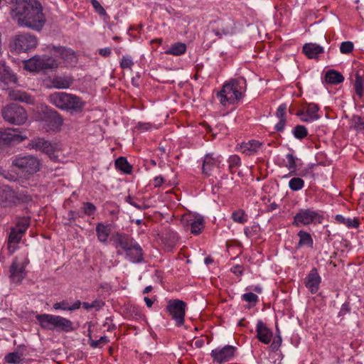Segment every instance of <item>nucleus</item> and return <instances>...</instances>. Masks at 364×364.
Masks as SVG:
<instances>
[{
    "instance_id": "052dcab7",
    "label": "nucleus",
    "mask_w": 364,
    "mask_h": 364,
    "mask_svg": "<svg viewBox=\"0 0 364 364\" xmlns=\"http://www.w3.org/2000/svg\"><path fill=\"white\" fill-rule=\"evenodd\" d=\"M290 188L293 191H296V177H293L289 182Z\"/></svg>"
},
{
    "instance_id": "603ef678",
    "label": "nucleus",
    "mask_w": 364,
    "mask_h": 364,
    "mask_svg": "<svg viewBox=\"0 0 364 364\" xmlns=\"http://www.w3.org/2000/svg\"><path fill=\"white\" fill-rule=\"evenodd\" d=\"M92 6L95 8V11L100 15L105 16L106 15V11L104 8L101 6L100 2L97 0H92Z\"/></svg>"
},
{
    "instance_id": "58836bf2",
    "label": "nucleus",
    "mask_w": 364,
    "mask_h": 364,
    "mask_svg": "<svg viewBox=\"0 0 364 364\" xmlns=\"http://www.w3.org/2000/svg\"><path fill=\"white\" fill-rule=\"evenodd\" d=\"M229 170L231 173L235 172V169L240 166L241 160L237 155H232L228 159Z\"/></svg>"
},
{
    "instance_id": "20e7f679",
    "label": "nucleus",
    "mask_w": 364,
    "mask_h": 364,
    "mask_svg": "<svg viewBox=\"0 0 364 364\" xmlns=\"http://www.w3.org/2000/svg\"><path fill=\"white\" fill-rule=\"evenodd\" d=\"M48 100L60 109L75 112L81 111L85 105L80 97L64 92H55L50 95Z\"/></svg>"
},
{
    "instance_id": "c756f323",
    "label": "nucleus",
    "mask_w": 364,
    "mask_h": 364,
    "mask_svg": "<svg viewBox=\"0 0 364 364\" xmlns=\"http://www.w3.org/2000/svg\"><path fill=\"white\" fill-rule=\"evenodd\" d=\"M343 80V76L340 73L333 70H330L325 74V81L327 84L338 85Z\"/></svg>"
},
{
    "instance_id": "c85d7f7f",
    "label": "nucleus",
    "mask_w": 364,
    "mask_h": 364,
    "mask_svg": "<svg viewBox=\"0 0 364 364\" xmlns=\"http://www.w3.org/2000/svg\"><path fill=\"white\" fill-rule=\"evenodd\" d=\"M73 83V79L69 77L58 76L51 80L52 87L57 89H67Z\"/></svg>"
},
{
    "instance_id": "bf43d9fd",
    "label": "nucleus",
    "mask_w": 364,
    "mask_h": 364,
    "mask_svg": "<svg viewBox=\"0 0 364 364\" xmlns=\"http://www.w3.org/2000/svg\"><path fill=\"white\" fill-rule=\"evenodd\" d=\"M126 201H127V203H129L130 205H133V206L136 207V208H138V209H141V207L139 205H138L137 203H136L134 201H133V200H132V197H131L130 196H129L126 198Z\"/></svg>"
},
{
    "instance_id": "1a4fd4ad",
    "label": "nucleus",
    "mask_w": 364,
    "mask_h": 364,
    "mask_svg": "<svg viewBox=\"0 0 364 364\" xmlns=\"http://www.w3.org/2000/svg\"><path fill=\"white\" fill-rule=\"evenodd\" d=\"M4 119L10 124H23L27 119L25 109L17 104H11L1 109Z\"/></svg>"
},
{
    "instance_id": "864d4df0",
    "label": "nucleus",
    "mask_w": 364,
    "mask_h": 364,
    "mask_svg": "<svg viewBox=\"0 0 364 364\" xmlns=\"http://www.w3.org/2000/svg\"><path fill=\"white\" fill-rule=\"evenodd\" d=\"M108 341L107 338L106 336H102L97 341H92L91 343V346L94 348L99 346L100 343H107Z\"/></svg>"
},
{
    "instance_id": "37998d69",
    "label": "nucleus",
    "mask_w": 364,
    "mask_h": 364,
    "mask_svg": "<svg viewBox=\"0 0 364 364\" xmlns=\"http://www.w3.org/2000/svg\"><path fill=\"white\" fill-rule=\"evenodd\" d=\"M83 308L88 310L90 309H95L96 310H99L104 305V303L100 300H95L92 303L83 302L81 303Z\"/></svg>"
},
{
    "instance_id": "09e8293b",
    "label": "nucleus",
    "mask_w": 364,
    "mask_h": 364,
    "mask_svg": "<svg viewBox=\"0 0 364 364\" xmlns=\"http://www.w3.org/2000/svg\"><path fill=\"white\" fill-rule=\"evenodd\" d=\"M242 298L244 301L250 304H256L258 301V296L252 292L244 294Z\"/></svg>"
},
{
    "instance_id": "6e6552de",
    "label": "nucleus",
    "mask_w": 364,
    "mask_h": 364,
    "mask_svg": "<svg viewBox=\"0 0 364 364\" xmlns=\"http://www.w3.org/2000/svg\"><path fill=\"white\" fill-rule=\"evenodd\" d=\"M12 165L27 175H33L40 171L41 161L33 155L18 156L13 161Z\"/></svg>"
},
{
    "instance_id": "0e129e2a",
    "label": "nucleus",
    "mask_w": 364,
    "mask_h": 364,
    "mask_svg": "<svg viewBox=\"0 0 364 364\" xmlns=\"http://www.w3.org/2000/svg\"><path fill=\"white\" fill-rule=\"evenodd\" d=\"M303 187H304L303 180L297 178V190L301 189Z\"/></svg>"
},
{
    "instance_id": "2f4dec72",
    "label": "nucleus",
    "mask_w": 364,
    "mask_h": 364,
    "mask_svg": "<svg viewBox=\"0 0 364 364\" xmlns=\"http://www.w3.org/2000/svg\"><path fill=\"white\" fill-rule=\"evenodd\" d=\"M80 306L81 302L79 300L75 301L72 305H70L67 301H62L55 303L53 304V309L55 310L73 311L78 309Z\"/></svg>"
},
{
    "instance_id": "a878e982",
    "label": "nucleus",
    "mask_w": 364,
    "mask_h": 364,
    "mask_svg": "<svg viewBox=\"0 0 364 364\" xmlns=\"http://www.w3.org/2000/svg\"><path fill=\"white\" fill-rule=\"evenodd\" d=\"M262 146V144L259 141L250 140L247 142H243L240 144V150L247 155H253L257 154Z\"/></svg>"
},
{
    "instance_id": "13d9d810",
    "label": "nucleus",
    "mask_w": 364,
    "mask_h": 364,
    "mask_svg": "<svg viewBox=\"0 0 364 364\" xmlns=\"http://www.w3.org/2000/svg\"><path fill=\"white\" fill-rule=\"evenodd\" d=\"M164 178L161 177V176H156L155 178H154V186L155 187H158V186H160L163 183H164Z\"/></svg>"
},
{
    "instance_id": "423d86ee",
    "label": "nucleus",
    "mask_w": 364,
    "mask_h": 364,
    "mask_svg": "<svg viewBox=\"0 0 364 364\" xmlns=\"http://www.w3.org/2000/svg\"><path fill=\"white\" fill-rule=\"evenodd\" d=\"M58 66L57 60L47 55H35L24 61V68L29 71H46L53 70Z\"/></svg>"
},
{
    "instance_id": "b1692460",
    "label": "nucleus",
    "mask_w": 364,
    "mask_h": 364,
    "mask_svg": "<svg viewBox=\"0 0 364 364\" xmlns=\"http://www.w3.org/2000/svg\"><path fill=\"white\" fill-rule=\"evenodd\" d=\"M95 231L99 242L104 245H107L111 232L110 225L99 223L96 225Z\"/></svg>"
},
{
    "instance_id": "c9c22d12",
    "label": "nucleus",
    "mask_w": 364,
    "mask_h": 364,
    "mask_svg": "<svg viewBox=\"0 0 364 364\" xmlns=\"http://www.w3.org/2000/svg\"><path fill=\"white\" fill-rule=\"evenodd\" d=\"M336 220L338 223L346 225L348 228H357L358 221L356 218H345L342 215H336Z\"/></svg>"
},
{
    "instance_id": "de8ad7c7",
    "label": "nucleus",
    "mask_w": 364,
    "mask_h": 364,
    "mask_svg": "<svg viewBox=\"0 0 364 364\" xmlns=\"http://www.w3.org/2000/svg\"><path fill=\"white\" fill-rule=\"evenodd\" d=\"M83 213L87 215H92L96 210V207L91 203H85L83 204Z\"/></svg>"
},
{
    "instance_id": "72a5a7b5",
    "label": "nucleus",
    "mask_w": 364,
    "mask_h": 364,
    "mask_svg": "<svg viewBox=\"0 0 364 364\" xmlns=\"http://www.w3.org/2000/svg\"><path fill=\"white\" fill-rule=\"evenodd\" d=\"M0 78L8 82H16V75L11 72L9 68L4 65L0 64Z\"/></svg>"
},
{
    "instance_id": "4c0bfd02",
    "label": "nucleus",
    "mask_w": 364,
    "mask_h": 364,
    "mask_svg": "<svg viewBox=\"0 0 364 364\" xmlns=\"http://www.w3.org/2000/svg\"><path fill=\"white\" fill-rule=\"evenodd\" d=\"M232 21H229L225 26H223L220 30H214L215 36L221 38L223 35L228 36L234 33V27Z\"/></svg>"
},
{
    "instance_id": "c03bdc74",
    "label": "nucleus",
    "mask_w": 364,
    "mask_h": 364,
    "mask_svg": "<svg viewBox=\"0 0 364 364\" xmlns=\"http://www.w3.org/2000/svg\"><path fill=\"white\" fill-rule=\"evenodd\" d=\"M354 45L351 41H344L340 46V51L343 54H349L353 50Z\"/></svg>"
},
{
    "instance_id": "7ed1b4c3",
    "label": "nucleus",
    "mask_w": 364,
    "mask_h": 364,
    "mask_svg": "<svg viewBox=\"0 0 364 364\" xmlns=\"http://www.w3.org/2000/svg\"><path fill=\"white\" fill-rule=\"evenodd\" d=\"M246 90V80L243 77L233 79L225 83L217 95L220 103L225 106L227 103L234 104L242 97Z\"/></svg>"
},
{
    "instance_id": "774afa93",
    "label": "nucleus",
    "mask_w": 364,
    "mask_h": 364,
    "mask_svg": "<svg viewBox=\"0 0 364 364\" xmlns=\"http://www.w3.org/2000/svg\"><path fill=\"white\" fill-rule=\"evenodd\" d=\"M213 259H212L210 257H206V258L205 259V263L206 264H210V263H212V262H213Z\"/></svg>"
},
{
    "instance_id": "f3484780",
    "label": "nucleus",
    "mask_w": 364,
    "mask_h": 364,
    "mask_svg": "<svg viewBox=\"0 0 364 364\" xmlns=\"http://www.w3.org/2000/svg\"><path fill=\"white\" fill-rule=\"evenodd\" d=\"M321 220V215L314 210L304 209L297 213V223L308 225L314 222L320 223Z\"/></svg>"
},
{
    "instance_id": "412c9836",
    "label": "nucleus",
    "mask_w": 364,
    "mask_h": 364,
    "mask_svg": "<svg viewBox=\"0 0 364 364\" xmlns=\"http://www.w3.org/2000/svg\"><path fill=\"white\" fill-rule=\"evenodd\" d=\"M25 276L24 267L14 259L10 267V278L13 282L19 283Z\"/></svg>"
},
{
    "instance_id": "49530a36",
    "label": "nucleus",
    "mask_w": 364,
    "mask_h": 364,
    "mask_svg": "<svg viewBox=\"0 0 364 364\" xmlns=\"http://www.w3.org/2000/svg\"><path fill=\"white\" fill-rule=\"evenodd\" d=\"M355 90L358 96L361 97L363 95L364 92V82L360 77H357L355 80Z\"/></svg>"
},
{
    "instance_id": "bb28decb",
    "label": "nucleus",
    "mask_w": 364,
    "mask_h": 364,
    "mask_svg": "<svg viewBox=\"0 0 364 364\" xmlns=\"http://www.w3.org/2000/svg\"><path fill=\"white\" fill-rule=\"evenodd\" d=\"M220 161L218 158H214L213 154H208L205 156L203 163V173L206 176H210L213 168L219 166Z\"/></svg>"
},
{
    "instance_id": "39448f33",
    "label": "nucleus",
    "mask_w": 364,
    "mask_h": 364,
    "mask_svg": "<svg viewBox=\"0 0 364 364\" xmlns=\"http://www.w3.org/2000/svg\"><path fill=\"white\" fill-rule=\"evenodd\" d=\"M36 318L43 328L64 332L73 330L72 321L60 316L43 314L37 315Z\"/></svg>"
},
{
    "instance_id": "f704fd0d",
    "label": "nucleus",
    "mask_w": 364,
    "mask_h": 364,
    "mask_svg": "<svg viewBox=\"0 0 364 364\" xmlns=\"http://www.w3.org/2000/svg\"><path fill=\"white\" fill-rule=\"evenodd\" d=\"M186 50V46L182 43H176L171 46L170 48L165 51L166 54L180 55L183 54Z\"/></svg>"
},
{
    "instance_id": "4468645a",
    "label": "nucleus",
    "mask_w": 364,
    "mask_h": 364,
    "mask_svg": "<svg viewBox=\"0 0 364 364\" xmlns=\"http://www.w3.org/2000/svg\"><path fill=\"white\" fill-rule=\"evenodd\" d=\"M26 137L20 135L16 130L13 129H0V149L10 144L12 142L19 143Z\"/></svg>"
},
{
    "instance_id": "8fccbe9b",
    "label": "nucleus",
    "mask_w": 364,
    "mask_h": 364,
    "mask_svg": "<svg viewBox=\"0 0 364 364\" xmlns=\"http://www.w3.org/2000/svg\"><path fill=\"white\" fill-rule=\"evenodd\" d=\"M284 162L289 168H294L296 164L294 155L292 154H288L284 159Z\"/></svg>"
},
{
    "instance_id": "a19ab883",
    "label": "nucleus",
    "mask_w": 364,
    "mask_h": 364,
    "mask_svg": "<svg viewBox=\"0 0 364 364\" xmlns=\"http://www.w3.org/2000/svg\"><path fill=\"white\" fill-rule=\"evenodd\" d=\"M351 125L357 130H364V119L359 116H353L351 119Z\"/></svg>"
},
{
    "instance_id": "4d7b16f0",
    "label": "nucleus",
    "mask_w": 364,
    "mask_h": 364,
    "mask_svg": "<svg viewBox=\"0 0 364 364\" xmlns=\"http://www.w3.org/2000/svg\"><path fill=\"white\" fill-rule=\"evenodd\" d=\"M349 311V304L348 303H344L339 312V315H343L346 314Z\"/></svg>"
},
{
    "instance_id": "338daca9",
    "label": "nucleus",
    "mask_w": 364,
    "mask_h": 364,
    "mask_svg": "<svg viewBox=\"0 0 364 364\" xmlns=\"http://www.w3.org/2000/svg\"><path fill=\"white\" fill-rule=\"evenodd\" d=\"M151 289H152V287L151 286H147L144 289L143 294H148L149 292H150L151 291Z\"/></svg>"
},
{
    "instance_id": "6ab92c4d",
    "label": "nucleus",
    "mask_w": 364,
    "mask_h": 364,
    "mask_svg": "<svg viewBox=\"0 0 364 364\" xmlns=\"http://www.w3.org/2000/svg\"><path fill=\"white\" fill-rule=\"evenodd\" d=\"M50 52L55 57H60L64 60L70 63H75L77 60V57L74 51L70 48L53 46L50 49Z\"/></svg>"
},
{
    "instance_id": "f257e3e1",
    "label": "nucleus",
    "mask_w": 364,
    "mask_h": 364,
    "mask_svg": "<svg viewBox=\"0 0 364 364\" xmlns=\"http://www.w3.org/2000/svg\"><path fill=\"white\" fill-rule=\"evenodd\" d=\"M11 14L19 26L37 31L43 28L46 21L43 7L37 0H16Z\"/></svg>"
},
{
    "instance_id": "e2e57ef3",
    "label": "nucleus",
    "mask_w": 364,
    "mask_h": 364,
    "mask_svg": "<svg viewBox=\"0 0 364 364\" xmlns=\"http://www.w3.org/2000/svg\"><path fill=\"white\" fill-rule=\"evenodd\" d=\"M203 343H204V341H203V340H202V339H198V340H196V341L194 342V345H195V346H196L197 348H200V347H202V346H203Z\"/></svg>"
},
{
    "instance_id": "aec40b11",
    "label": "nucleus",
    "mask_w": 364,
    "mask_h": 364,
    "mask_svg": "<svg viewBox=\"0 0 364 364\" xmlns=\"http://www.w3.org/2000/svg\"><path fill=\"white\" fill-rule=\"evenodd\" d=\"M45 117L52 129H58L63 124L62 117L55 109H47L45 112Z\"/></svg>"
},
{
    "instance_id": "393cba45",
    "label": "nucleus",
    "mask_w": 364,
    "mask_h": 364,
    "mask_svg": "<svg viewBox=\"0 0 364 364\" xmlns=\"http://www.w3.org/2000/svg\"><path fill=\"white\" fill-rule=\"evenodd\" d=\"M161 240L168 251H171L176 245L178 237L177 233L171 230H166L161 236Z\"/></svg>"
},
{
    "instance_id": "4be33fe9",
    "label": "nucleus",
    "mask_w": 364,
    "mask_h": 364,
    "mask_svg": "<svg viewBox=\"0 0 364 364\" xmlns=\"http://www.w3.org/2000/svg\"><path fill=\"white\" fill-rule=\"evenodd\" d=\"M303 52L311 59H318L319 55L324 53V48L316 43H306L303 46Z\"/></svg>"
},
{
    "instance_id": "0eeeda50",
    "label": "nucleus",
    "mask_w": 364,
    "mask_h": 364,
    "mask_svg": "<svg viewBox=\"0 0 364 364\" xmlns=\"http://www.w3.org/2000/svg\"><path fill=\"white\" fill-rule=\"evenodd\" d=\"M29 225V218H22L18 219L16 225L11 228L7 245L10 253L15 252L17 245L21 241Z\"/></svg>"
},
{
    "instance_id": "5701e85b",
    "label": "nucleus",
    "mask_w": 364,
    "mask_h": 364,
    "mask_svg": "<svg viewBox=\"0 0 364 364\" xmlns=\"http://www.w3.org/2000/svg\"><path fill=\"white\" fill-rule=\"evenodd\" d=\"M272 337V332L262 321H259L257 323V338L262 343L268 344Z\"/></svg>"
},
{
    "instance_id": "680f3d73",
    "label": "nucleus",
    "mask_w": 364,
    "mask_h": 364,
    "mask_svg": "<svg viewBox=\"0 0 364 364\" xmlns=\"http://www.w3.org/2000/svg\"><path fill=\"white\" fill-rule=\"evenodd\" d=\"M77 216H79L75 211H70L68 213V218L70 220L75 219Z\"/></svg>"
},
{
    "instance_id": "ddd939ff",
    "label": "nucleus",
    "mask_w": 364,
    "mask_h": 364,
    "mask_svg": "<svg viewBox=\"0 0 364 364\" xmlns=\"http://www.w3.org/2000/svg\"><path fill=\"white\" fill-rule=\"evenodd\" d=\"M235 346L227 345L223 348L212 350L210 355L215 361L223 363L232 360L235 357Z\"/></svg>"
},
{
    "instance_id": "9d476101",
    "label": "nucleus",
    "mask_w": 364,
    "mask_h": 364,
    "mask_svg": "<svg viewBox=\"0 0 364 364\" xmlns=\"http://www.w3.org/2000/svg\"><path fill=\"white\" fill-rule=\"evenodd\" d=\"M28 147L45 153L53 161L58 159L55 152L59 150V146L56 143H52L43 138H36L29 142Z\"/></svg>"
},
{
    "instance_id": "ea45409f",
    "label": "nucleus",
    "mask_w": 364,
    "mask_h": 364,
    "mask_svg": "<svg viewBox=\"0 0 364 364\" xmlns=\"http://www.w3.org/2000/svg\"><path fill=\"white\" fill-rule=\"evenodd\" d=\"M232 219L233 220L234 222L240 224L245 223L247 220V215L242 210H238L233 212L232 214Z\"/></svg>"
},
{
    "instance_id": "9b49d317",
    "label": "nucleus",
    "mask_w": 364,
    "mask_h": 364,
    "mask_svg": "<svg viewBox=\"0 0 364 364\" xmlns=\"http://www.w3.org/2000/svg\"><path fill=\"white\" fill-rule=\"evenodd\" d=\"M186 307V304L182 300L171 299L168 301L166 311L178 326L184 324Z\"/></svg>"
},
{
    "instance_id": "6e6d98bb",
    "label": "nucleus",
    "mask_w": 364,
    "mask_h": 364,
    "mask_svg": "<svg viewBox=\"0 0 364 364\" xmlns=\"http://www.w3.org/2000/svg\"><path fill=\"white\" fill-rule=\"evenodd\" d=\"M231 272L236 275H241L242 274V269L239 265H236L231 268Z\"/></svg>"
},
{
    "instance_id": "473e14b6",
    "label": "nucleus",
    "mask_w": 364,
    "mask_h": 364,
    "mask_svg": "<svg viewBox=\"0 0 364 364\" xmlns=\"http://www.w3.org/2000/svg\"><path fill=\"white\" fill-rule=\"evenodd\" d=\"M299 237V246L301 247H312L314 241L311 235L304 231H300L298 233Z\"/></svg>"
},
{
    "instance_id": "e433bc0d",
    "label": "nucleus",
    "mask_w": 364,
    "mask_h": 364,
    "mask_svg": "<svg viewBox=\"0 0 364 364\" xmlns=\"http://www.w3.org/2000/svg\"><path fill=\"white\" fill-rule=\"evenodd\" d=\"M116 167L125 173H129L132 171V166L127 159L124 157H119L115 161Z\"/></svg>"
},
{
    "instance_id": "5fc2aeb1",
    "label": "nucleus",
    "mask_w": 364,
    "mask_h": 364,
    "mask_svg": "<svg viewBox=\"0 0 364 364\" xmlns=\"http://www.w3.org/2000/svg\"><path fill=\"white\" fill-rule=\"evenodd\" d=\"M99 53L101 55H102V56L107 57V56H109L111 54V48H108V47L107 48H101L99 50Z\"/></svg>"
},
{
    "instance_id": "a18cd8bd",
    "label": "nucleus",
    "mask_w": 364,
    "mask_h": 364,
    "mask_svg": "<svg viewBox=\"0 0 364 364\" xmlns=\"http://www.w3.org/2000/svg\"><path fill=\"white\" fill-rule=\"evenodd\" d=\"M133 65L134 62L130 55H124L122 57V61L120 63V66L122 68L131 69Z\"/></svg>"
},
{
    "instance_id": "cd10ccee",
    "label": "nucleus",
    "mask_w": 364,
    "mask_h": 364,
    "mask_svg": "<svg viewBox=\"0 0 364 364\" xmlns=\"http://www.w3.org/2000/svg\"><path fill=\"white\" fill-rule=\"evenodd\" d=\"M9 97L11 100H18L20 102L31 104L33 102L32 97L25 92L16 90H9Z\"/></svg>"
},
{
    "instance_id": "3c124183",
    "label": "nucleus",
    "mask_w": 364,
    "mask_h": 364,
    "mask_svg": "<svg viewBox=\"0 0 364 364\" xmlns=\"http://www.w3.org/2000/svg\"><path fill=\"white\" fill-rule=\"evenodd\" d=\"M308 131L304 126L297 125V139H301L308 136Z\"/></svg>"
},
{
    "instance_id": "dca6fc26",
    "label": "nucleus",
    "mask_w": 364,
    "mask_h": 364,
    "mask_svg": "<svg viewBox=\"0 0 364 364\" xmlns=\"http://www.w3.org/2000/svg\"><path fill=\"white\" fill-rule=\"evenodd\" d=\"M321 282V277L316 269H312L305 278L304 283L306 287L311 294L316 293Z\"/></svg>"
},
{
    "instance_id": "f8f14e48",
    "label": "nucleus",
    "mask_w": 364,
    "mask_h": 364,
    "mask_svg": "<svg viewBox=\"0 0 364 364\" xmlns=\"http://www.w3.org/2000/svg\"><path fill=\"white\" fill-rule=\"evenodd\" d=\"M38 41L35 36L28 33L17 35L14 38V48L17 52H26L36 48Z\"/></svg>"
},
{
    "instance_id": "2eb2a0df",
    "label": "nucleus",
    "mask_w": 364,
    "mask_h": 364,
    "mask_svg": "<svg viewBox=\"0 0 364 364\" xmlns=\"http://www.w3.org/2000/svg\"><path fill=\"white\" fill-rule=\"evenodd\" d=\"M182 223L184 226L190 227L191 233L198 235L204 228L203 218L199 215H189L183 216Z\"/></svg>"
},
{
    "instance_id": "69168bd1",
    "label": "nucleus",
    "mask_w": 364,
    "mask_h": 364,
    "mask_svg": "<svg viewBox=\"0 0 364 364\" xmlns=\"http://www.w3.org/2000/svg\"><path fill=\"white\" fill-rule=\"evenodd\" d=\"M144 301L146 304V306L148 307H151L152 304H153V301L151 299H149V297H144Z\"/></svg>"
},
{
    "instance_id": "f03ea898",
    "label": "nucleus",
    "mask_w": 364,
    "mask_h": 364,
    "mask_svg": "<svg viewBox=\"0 0 364 364\" xmlns=\"http://www.w3.org/2000/svg\"><path fill=\"white\" fill-rule=\"evenodd\" d=\"M111 240L117 250V254H121L122 250L132 262L138 263L143 260V251L139 244L130 235L115 232L112 235Z\"/></svg>"
},
{
    "instance_id": "79ce46f5",
    "label": "nucleus",
    "mask_w": 364,
    "mask_h": 364,
    "mask_svg": "<svg viewBox=\"0 0 364 364\" xmlns=\"http://www.w3.org/2000/svg\"><path fill=\"white\" fill-rule=\"evenodd\" d=\"M5 360L8 363L19 364L21 361V358L18 353L14 352L6 355Z\"/></svg>"
},
{
    "instance_id": "a211bd4d",
    "label": "nucleus",
    "mask_w": 364,
    "mask_h": 364,
    "mask_svg": "<svg viewBox=\"0 0 364 364\" xmlns=\"http://www.w3.org/2000/svg\"><path fill=\"white\" fill-rule=\"evenodd\" d=\"M318 107L316 104H309L306 105L301 113L297 112V116H300L301 120L304 122H313L315 120H317L320 118V116L318 113Z\"/></svg>"
},
{
    "instance_id": "7c9ffc66",
    "label": "nucleus",
    "mask_w": 364,
    "mask_h": 364,
    "mask_svg": "<svg viewBox=\"0 0 364 364\" xmlns=\"http://www.w3.org/2000/svg\"><path fill=\"white\" fill-rule=\"evenodd\" d=\"M287 106L286 104H282L279 105L278 107L276 116L279 119V122L275 125V129L278 132H281L284 129L286 119H285V112L287 110Z\"/></svg>"
}]
</instances>
